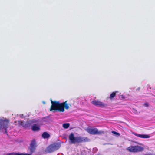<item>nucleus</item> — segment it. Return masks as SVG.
I'll return each instance as SVG.
<instances>
[{
  "label": "nucleus",
  "instance_id": "f257e3e1",
  "mask_svg": "<svg viewBox=\"0 0 155 155\" xmlns=\"http://www.w3.org/2000/svg\"><path fill=\"white\" fill-rule=\"evenodd\" d=\"M67 101H65L60 103L58 101H52L51 100V105L50 109V111H58L60 112H64V108L68 110L69 108V104L67 103Z\"/></svg>",
  "mask_w": 155,
  "mask_h": 155
},
{
  "label": "nucleus",
  "instance_id": "f03ea898",
  "mask_svg": "<svg viewBox=\"0 0 155 155\" xmlns=\"http://www.w3.org/2000/svg\"><path fill=\"white\" fill-rule=\"evenodd\" d=\"M69 139L72 144L88 142L90 141V139L87 137H75L74 134L73 133H71L69 135Z\"/></svg>",
  "mask_w": 155,
  "mask_h": 155
},
{
  "label": "nucleus",
  "instance_id": "7ed1b4c3",
  "mask_svg": "<svg viewBox=\"0 0 155 155\" xmlns=\"http://www.w3.org/2000/svg\"><path fill=\"white\" fill-rule=\"evenodd\" d=\"M61 147V144L58 143H55L49 146L46 149L48 152L51 153L58 150Z\"/></svg>",
  "mask_w": 155,
  "mask_h": 155
},
{
  "label": "nucleus",
  "instance_id": "20e7f679",
  "mask_svg": "<svg viewBox=\"0 0 155 155\" xmlns=\"http://www.w3.org/2000/svg\"><path fill=\"white\" fill-rule=\"evenodd\" d=\"M85 130L89 134L92 135L98 134L101 135L104 133V131H99L98 129L96 128H91L89 127H87L85 129Z\"/></svg>",
  "mask_w": 155,
  "mask_h": 155
},
{
  "label": "nucleus",
  "instance_id": "39448f33",
  "mask_svg": "<svg viewBox=\"0 0 155 155\" xmlns=\"http://www.w3.org/2000/svg\"><path fill=\"white\" fill-rule=\"evenodd\" d=\"M144 149L143 147L138 145L130 146L127 148L129 151L134 153L142 152Z\"/></svg>",
  "mask_w": 155,
  "mask_h": 155
},
{
  "label": "nucleus",
  "instance_id": "423d86ee",
  "mask_svg": "<svg viewBox=\"0 0 155 155\" xmlns=\"http://www.w3.org/2000/svg\"><path fill=\"white\" fill-rule=\"evenodd\" d=\"M9 122L8 120L0 119V130L4 129L5 130V133H7V130L9 126Z\"/></svg>",
  "mask_w": 155,
  "mask_h": 155
},
{
  "label": "nucleus",
  "instance_id": "0eeeda50",
  "mask_svg": "<svg viewBox=\"0 0 155 155\" xmlns=\"http://www.w3.org/2000/svg\"><path fill=\"white\" fill-rule=\"evenodd\" d=\"M37 146L36 143L35 139L33 140L30 144L29 148L30 151V155L34 153L35 151L36 147Z\"/></svg>",
  "mask_w": 155,
  "mask_h": 155
},
{
  "label": "nucleus",
  "instance_id": "6e6552de",
  "mask_svg": "<svg viewBox=\"0 0 155 155\" xmlns=\"http://www.w3.org/2000/svg\"><path fill=\"white\" fill-rule=\"evenodd\" d=\"M91 103L96 106H99L100 107H104L106 106V104L103 103L96 100H94L91 102Z\"/></svg>",
  "mask_w": 155,
  "mask_h": 155
},
{
  "label": "nucleus",
  "instance_id": "1a4fd4ad",
  "mask_svg": "<svg viewBox=\"0 0 155 155\" xmlns=\"http://www.w3.org/2000/svg\"><path fill=\"white\" fill-rule=\"evenodd\" d=\"M37 122V120L35 119L32 120L28 121L25 123H24L23 127L26 128H28L30 126L31 124L36 123Z\"/></svg>",
  "mask_w": 155,
  "mask_h": 155
},
{
  "label": "nucleus",
  "instance_id": "9d476101",
  "mask_svg": "<svg viewBox=\"0 0 155 155\" xmlns=\"http://www.w3.org/2000/svg\"><path fill=\"white\" fill-rule=\"evenodd\" d=\"M133 134L137 137L143 138H148L150 137V136L147 135L139 134L136 133H134Z\"/></svg>",
  "mask_w": 155,
  "mask_h": 155
},
{
  "label": "nucleus",
  "instance_id": "9b49d317",
  "mask_svg": "<svg viewBox=\"0 0 155 155\" xmlns=\"http://www.w3.org/2000/svg\"><path fill=\"white\" fill-rule=\"evenodd\" d=\"M31 130L33 131H38L40 130V127L37 124H34L31 127Z\"/></svg>",
  "mask_w": 155,
  "mask_h": 155
},
{
  "label": "nucleus",
  "instance_id": "f8f14e48",
  "mask_svg": "<svg viewBox=\"0 0 155 155\" xmlns=\"http://www.w3.org/2000/svg\"><path fill=\"white\" fill-rule=\"evenodd\" d=\"M42 137L44 139L48 138L50 137L49 134L47 132H44L42 135Z\"/></svg>",
  "mask_w": 155,
  "mask_h": 155
},
{
  "label": "nucleus",
  "instance_id": "ddd939ff",
  "mask_svg": "<svg viewBox=\"0 0 155 155\" xmlns=\"http://www.w3.org/2000/svg\"><path fill=\"white\" fill-rule=\"evenodd\" d=\"M6 155H30L29 154L26 153H9Z\"/></svg>",
  "mask_w": 155,
  "mask_h": 155
},
{
  "label": "nucleus",
  "instance_id": "4468645a",
  "mask_svg": "<svg viewBox=\"0 0 155 155\" xmlns=\"http://www.w3.org/2000/svg\"><path fill=\"white\" fill-rule=\"evenodd\" d=\"M116 92H113L110 95L109 98L112 100L116 96Z\"/></svg>",
  "mask_w": 155,
  "mask_h": 155
},
{
  "label": "nucleus",
  "instance_id": "2eb2a0df",
  "mask_svg": "<svg viewBox=\"0 0 155 155\" xmlns=\"http://www.w3.org/2000/svg\"><path fill=\"white\" fill-rule=\"evenodd\" d=\"M62 126L64 128L67 129L69 127L70 124L68 123H64L63 124Z\"/></svg>",
  "mask_w": 155,
  "mask_h": 155
},
{
  "label": "nucleus",
  "instance_id": "dca6fc26",
  "mask_svg": "<svg viewBox=\"0 0 155 155\" xmlns=\"http://www.w3.org/2000/svg\"><path fill=\"white\" fill-rule=\"evenodd\" d=\"M111 133L115 134L116 136L118 137L120 135V134L119 133L117 132L114 131H112Z\"/></svg>",
  "mask_w": 155,
  "mask_h": 155
},
{
  "label": "nucleus",
  "instance_id": "f3484780",
  "mask_svg": "<svg viewBox=\"0 0 155 155\" xmlns=\"http://www.w3.org/2000/svg\"><path fill=\"white\" fill-rule=\"evenodd\" d=\"M18 124L19 126H21L23 127L24 124V121H18Z\"/></svg>",
  "mask_w": 155,
  "mask_h": 155
},
{
  "label": "nucleus",
  "instance_id": "a211bd4d",
  "mask_svg": "<svg viewBox=\"0 0 155 155\" xmlns=\"http://www.w3.org/2000/svg\"><path fill=\"white\" fill-rule=\"evenodd\" d=\"M144 105L146 106V107H148L149 105H148V103H145L144 104Z\"/></svg>",
  "mask_w": 155,
  "mask_h": 155
},
{
  "label": "nucleus",
  "instance_id": "6ab92c4d",
  "mask_svg": "<svg viewBox=\"0 0 155 155\" xmlns=\"http://www.w3.org/2000/svg\"><path fill=\"white\" fill-rule=\"evenodd\" d=\"M140 89V87H138V88H137V90H139Z\"/></svg>",
  "mask_w": 155,
  "mask_h": 155
},
{
  "label": "nucleus",
  "instance_id": "aec40b11",
  "mask_svg": "<svg viewBox=\"0 0 155 155\" xmlns=\"http://www.w3.org/2000/svg\"><path fill=\"white\" fill-rule=\"evenodd\" d=\"M144 155H153L152 154H145Z\"/></svg>",
  "mask_w": 155,
  "mask_h": 155
}]
</instances>
